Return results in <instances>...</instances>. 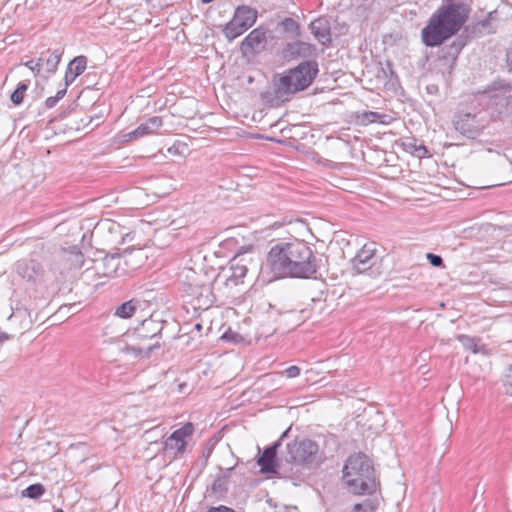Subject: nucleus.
I'll return each instance as SVG.
<instances>
[{"mask_svg": "<svg viewBox=\"0 0 512 512\" xmlns=\"http://www.w3.org/2000/svg\"><path fill=\"white\" fill-rule=\"evenodd\" d=\"M376 258L375 243H369L358 251L352 263L358 273H363L375 264Z\"/></svg>", "mask_w": 512, "mask_h": 512, "instance_id": "obj_13", "label": "nucleus"}, {"mask_svg": "<svg viewBox=\"0 0 512 512\" xmlns=\"http://www.w3.org/2000/svg\"><path fill=\"white\" fill-rule=\"evenodd\" d=\"M45 493V488L42 484L36 483L29 485L22 493L23 496L38 499Z\"/></svg>", "mask_w": 512, "mask_h": 512, "instance_id": "obj_29", "label": "nucleus"}, {"mask_svg": "<svg viewBox=\"0 0 512 512\" xmlns=\"http://www.w3.org/2000/svg\"><path fill=\"white\" fill-rule=\"evenodd\" d=\"M94 268L97 274L104 277H121L128 273V269L121 267L118 254L106 255Z\"/></svg>", "mask_w": 512, "mask_h": 512, "instance_id": "obj_12", "label": "nucleus"}, {"mask_svg": "<svg viewBox=\"0 0 512 512\" xmlns=\"http://www.w3.org/2000/svg\"><path fill=\"white\" fill-rule=\"evenodd\" d=\"M143 326L148 327L150 329V331L153 332V334L151 335V338L155 337L162 330V325L153 320H144Z\"/></svg>", "mask_w": 512, "mask_h": 512, "instance_id": "obj_34", "label": "nucleus"}, {"mask_svg": "<svg viewBox=\"0 0 512 512\" xmlns=\"http://www.w3.org/2000/svg\"><path fill=\"white\" fill-rule=\"evenodd\" d=\"M179 277L185 292L197 300L199 307H209L213 303L212 284L207 274L184 268Z\"/></svg>", "mask_w": 512, "mask_h": 512, "instance_id": "obj_7", "label": "nucleus"}, {"mask_svg": "<svg viewBox=\"0 0 512 512\" xmlns=\"http://www.w3.org/2000/svg\"><path fill=\"white\" fill-rule=\"evenodd\" d=\"M163 125L161 117L153 116L141 123L133 131L123 135L125 141H132L156 133Z\"/></svg>", "mask_w": 512, "mask_h": 512, "instance_id": "obj_14", "label": "nucleus"}, {"mask_svg": "<svg viewBox=\"0 0 512 512\" xmlns=\"http://www.w3.org/2000/svg\"><path fill=\"white\" fill-rule=\"evenodd\" d=\"M65 258L73 268H81L84 264V255L78 246H71L65 250Z\"/></svg>", "mask_w": 512, "mask_h": 512, "instance_id": "obj_23", "label": "nucleus"}, {"mask_svg": "<svg viewBox=\"0 0 512 512\" xmlns=\"http://www.w3.org/2000/svg\"><path fill=\"white\" fill-rule=\"evenodd\" d=\"M247 268L245 266H236L233 275L235 277H244L246 275Z\"/></svg>", "mask_w": 512, "mask_h": 512, "instance_id": "obj_40", "label": "nucleus"}, {"mask_svg": "<svg viewBox=\"0 0 512 512\" xmlns=\"http://www.w3.org/2000/svg\"><path fill=\"white\" fill-rule=\"evenodd\" d=\"M274 278H311L317 272V260L312 249L303 241L274 245L266 259Z\"/></svg>", "mask_w": 512, "mask_h": 512, "instance_id": "obj_1", "label": "nucleus"}, {"mask_svg": "<svg viewBox=\"0 0 512 512\" xmlns=\"http://www.w3.org/2000/svg\"><path fill=\"white\" fill-rule=\"evenodd\" d=\"M35 62L39 63V70L41 71V69L44 68V64H45L44 55H41L37 60H35Z\"/></svg>", "mask_w": 512, "mask_h": 512, "instance_id": "obj_43", "label": "nucleus"}, {"mask_svg": "<svg viewBox=\"0 0 512 512\" xmlns=\"http://www.w3.org/2000/svg\"><path fill=\"white\" fill-rule=\"evenodd\" d=\"M403 146L408 152L418 158L425 157L428 154V150L423 143L415 138H406L403 142Z\"/></svg>", "mask_w": 512, "mask_h": 512, "instance_id": "obj_21", "label": "nucleus"}, {"mask_svg": "<svg viewBox=\"0 0 512 512\" xmlns=\"http://www.w3.org/2000/svg\"><path fill=\"white\" fill-rule=\"evenodd\" d=\"M25 65L34 73H39V63L35 62V60H29L25 63Z\"/></svg>", "mask_w": 512, "mask_h": 512, "instance_id": "obj_39", "label": "nucleus"}, {"mask_svg": "<svg viewBox=\"0 0 512 512\" xmlns=\"http://www.w3.org/2000/svg\"><path fill=\"white\" fill-rule=\"evenodd\" d=\"M277 28L280 33L285 34L287 37H295L299 34V24L290 17L279 22Z\"/></svg>", "mask_w": 512, "mask_h": 512, "instance_id": "obj_22", "label": "nucleus"}, {"mask_svg": "<svg viewBox=\"0 0 512 512\" xmlns=\"http://www.w3.org/2000/svg\"><path fill=\"white\" fill-rule=\"evenodd\" d=\"M66 94V87H64L63 89L59 90L55 96L53 97H48L45 101V106L47 108H53L54 106H56V104L58 103V101L60 99H62Z\"/></svg>", "mask_w": 512, "mask_h": 512, "instance_id": "obj_32", "label": "nucleus"}, {"mask_svg": "<svg viewBox=\"0 0 512 512\" xmlns=\"http://www.w3.org/2000/svg\"><path fill=\"white\" fill-rule=\"evenodd\" d=\"M300 372L301 370L298 366L292 365L286 368L285 371L276 373V375H285L287 378L292 379L298 377L300 375Z\"/></svg>", "mask_w": 512, "mask_h": 512, "instance_id": "obj_33", "label": "nucleus"}, {"mask_svg": "<svg viewBox=\"0 0 512 512\" xmlns=\"http://www.w3.org/2000/svg\"><path fill=\"white\" fill-rule=\"evenodd\" d=\"M118 257H121V267L128 269V273L141 267L146 258L142 249L124 250Z\"/></svg>", "mask_w": 512, "mask_h": 512, "instance_id": "obj_16", "label": "nucleus"}, {"mask_svg": "<svg viewBox=\"0 0 512 512\" xmlns=\"http://www.w3.org/2000/svg\"><path fill=\"white\" fill-rule=\"evenodd\" d=\"M257 11L249 6H238L235 10L233 18L226 24L223 29L225 37L232 41L242 35L257 20Z\"/></svg>", "mask_w": 512, "mask_h": 512, "instance_id": "obj_9", "label": "nucleus"}, {"mask_svg": "<svg viewBox=\"0 0 512 512\" xmlns=\"http://www.w3.org/2000/svg\"><path fill=\"white\" fill-rule=\"evenodd\" d=\"M343 480L354 494H372L377 488L374 467L363 453L353 454L346 460Z\"/></svg>", "mask_w": 512, "mask_h": 512, "instance_id": "obj_3", "label": "nucleus"}, {"mask_svg": "<svg viewBox=\"0 0 512 512\" xmlns=\"http://www.w3.org/2000/svg\"><path fill=\"white\" fill-rule=\"evenodd\" d=\"M487 124L481 113L460 112L453 119L454 128L463 136L475 139L480 135Z\"/></svg>", "mask_w": 512, "mask_h": 512, "instance_id": "obj_10", "label": "nucleus"}, {"mask_svg": "<svg viewBox=\"0 0 512 512\" xmlns=\"http://www.w3.org/2000/svg\"><path fill=\"white\" fill-rule=\"evenodd\" d=\"M61 57L62 52L60 50H55L49 53L47 57H44V69L48 74H52L57 70Z\"/></svg>", "mask_w": 512, "mask_h": 512, "instance_id": "obj_25", "label": "nucleus"}, {"mask_svg": "<svg viewBox=\"0 0 512 512\" xmlns=\"http://www.w3.org/2000/svg\"><path fill=\"white\" fill-rule=\"evenodd\" d=\"M235 471V467H229L226 469L220 468V473L212 483V492L216 495H223L228 491V484L232 474Z\"/></svg>", "mask_w": 512, "mask_h": 512, "instance_id": "obj_18", "label": "nucleus"}, {"mask_svg": "<svg viewBox=\"0 0 512 512\" xmlns=\"http://www.w3.org/2000/svg\"><path fill=\"white\" fill-rule=\"evenodd\" d=\"M460 341L466 349L471 350L473 353H477L479 340L469 336H461Z\"/></svg>", "mask_w": 512, "mask_h": 512, "instance_id": "obj_30", "label": "nucleus"}, {"mask_svg": "<svg viewBox=\"0 0 512 512\" xmlns=\"http://www.w3.org/2000/svg\"><path fill=\"white\" fill-rule=\"evenodd\" d=\"M286 434H287V431L283 432V434H282L281 438L285 437V436H286Z\"/></svg>", "mask_w": 512, "mask_h": 512, "instance_id": "obj_45", "label": "nucleus"}, {"mask_svg": "<svg viewBox=\"0 0 512 512\" xmlns=\"http://www.w3.org/2000/svg\"><path fill=\"white\" fill-rule=\"evenodd\" d=\"M266 43V30L263 27L253 29L241 42V51L248 53L254 51Z\"/></svg>", "mask_w": 512, "mask_h": 512, "instance_id": "obj_15", "label": "nucleus"}, {"mask_svg": "<svg viewBox=\"0 0 512 512\" xmlns=\"http://www.w3.org/2000/svg\"><path fill=\"white\" fill-rule=\"evenodd\" d=\"M317 73L316 62H302L279 77L276 91L280 95H288L304 90L312 83Z\"/></svg>", "mask_w": 512, "mask_h": 512, "instance_id": "obj_4", "label": "nucleus"}, {"mask_svg": "<svg viewBox=\"0 0 512 512\" xmlns=\"http://www.w3.org/2000/svg\"><path fill=\"white\" fill-rule=\"evenodd\" d=\"M469 12L462 0H443L421 30L424 45L437 47L457 34L468 19Z\"/></svg>", "mask_w": 512, "mask_h": 512, "instance_id": "obj_2", "label": "nucleus"}, {"mask_svg": "<svg viewBox=\"0 0 512 512\" xmlns=\"http://www.w3.org/2000/svg\"><path fill=\"white\" fill-rule=\"evenodd\" d=\"M206 512H236L234 509L220 505L217 507H210Z\"/></svg>", "mask_w": 512, "mask_h": 512, "instance_id": "obj_38", "label": "nucleus"}, {"mask_svg": "<svg viewBox=\"0 0 512 512\" xmlns=\"http://www.w3.org/2000/svg\"><path fill=\"white\" fill-rule=\"evenodd\" d=\"M29 84L26 81L20 82L17 88L11 94V102L14 105H20L23 102L25 92L28 90Z\"/></svg>", "mask_w": 512, "mask_h": 512, "instance_id": "obj_27", "label": "nucleus"}, {"mask_svg": "<svg viewBox=\"0 0 512 512\" xmlns=\"http://www.w3.org/2000/svg\"><path fill=\"white\" fill-rule=\"evenodd\" d=\"M318 452V444L309 439L287 444L285 460L291 468L297 470L291 474L290 479L300 475L304 466L311 468L318 465L321 460Z\"/></svg>", "mask_w": 512, "mask_h": 512, "instance_id": "obj_6", "label": "nucleus"}, {"mask_svg": "<svg viewBox=\"0 0 512 512\" xmlns=\"http://www.w3.org/2000/svg\"><path fill=\"white\" fill-rule=\"evenodd\" d=\"M139 306H140L139 300L131 299L129 301H126L116 308L115 316L122 318V319L131 318Z\"/></svg>", "mask_w": 512, "mask_h": 512, "instance_id": "obj_19", "label": "nucleus"}, {"mask_svg": "<svg viewBox=\"0 0 512 512\" xmlns=\"http://www.w3.org/2000/svg\"><path fill=\"white\" fill-rule=\"evenodd\" d=\"M17 274L28 281H35L41 272V266L34 260H19L15 265Z\"/></svg>", "mask_w": 512, "mask_h": 512, "instance_id": "obj_17", "label": "nucleus"}, {"mask_svg": "<svg viewBox=\"0 0 512 512\" xmlns=\"http://www.w3.org/2000/svg\"><path fill=\"white\" fill-rule=\"evenodd\" d=\"M10 338H11V336L9 334L0 330V344L4 343L5 341L9 340Z\"/></svg>", "mask_w": 512, "mask_h": 512, "instance_id": "obj_42", "label": "nucleus"}, {"mask_svg": "<svg viewBox=\"0 0 512 512\" xmlns=\"http://www.w3.org/2000/svg\"><path fill=\"white\" fill-rule=\"evenodd\" d=\"M352 512H373V506L369 501L354 505Z\"/></svg>", "mask_w": 512, "mask_h": 512, "instance_id": "obj_36", "label": "nucleus"}, {"mask_svg": "<svg viewBox=\"0 0 512 512\" xmlns=\"http://www.w3.org/2000/svg\"><path fill=\"white\" fill-rule=\"evenodd\" d=\"M506 60L510 71L512 72V47L508 50Z\"/></svg>", "mask_w": 512, "mask_h": 512, "instance_id": "obj_41", "label": "nucleus"}, {"mask_svg": "<svg viewBox=\"0 0 512 512\" xmlns=\"http://www.w3.org/2000/svg\"><path fill=\"white\" fill-rule=\"evenodd\" d=\"M201 328V325L200 324H197L196 325V329H200Z\"/></svg>", "mask_w": 512, "mask_h": 512, "instance_id": "obj_46", "label": "nucleus"}, {"mask_svg": "<svg viewBox=\"0 0 512 512\" xmlns=\"http://www.w3.org/2000/svg\"><path fill=\"white\" fill-rule=\"evenodd\" d=\"M388 116L374 111H363L357 114V122L361 125H368L371 123H387Z\"/></svg>", "mask_w": 512, "mask_h": 512, "instance_id": "obj_20", "label": "nucleus"}, {"mask_svg": "<svg viewBox=\"0 0 512 512\" xmlns=\"http://www.w3.org/2000/svg\"><path fill=\"white\" fill-rule=\"evenodd\" d=\"M503 385L506 394L512 396V365H509L505 371Z\"/></svg>", "mask_w": 512, "mask_h": 512, "instance_id": "obj_31", "label": "nucleus"}, {"mask_svg": "<svg viewBox=\"0 0 512 512\" xmlns=\"http://www.w3.org/2000/svg\"><path fill=\"white\" fill-rule=\"evenodd\" d=\"M160 348V343L156 342L154 344H151L149 346L143 347V346H127L123 351L127 353H133L135 356L139 357H150L151 354L154 352L155 349Z\"/></svg>", "mask_w": 512, "mask_h": 512, "instance_id": "obj_24", "label": "nucleus"}, {"mask_svg": "<svg viewBox=\"0 0 512 512\" xmlns=\"http://www.w3.org/2000/svg\"><path fill=\"white\" fill-rule=\"evenodd\" d=\"M280 446V441L266 447L262 452L261 456L257 460V464L260 466L262 473L276 474L281 478H291V474L296 469L289 466V463L285 460V455L277 461V448Z\"/></svg>", "mask_w": 512, "mask_h": 512, "instance_id": "obj_8", "label": "nucleus"}, {"mask_svg": "<svg viewBox=\"0 0 512 512\" xmlns=\"http://www.w3.org/2000/svg\"><path fill=\"white\" fill-rule=\"evenodd\" d=\"M54 512H64V511L62 509H58V510H56Z\"/></svg>", "mask_w": 512, "mask_h": 512, "instance_id": "obj_47", "label": "nucleus"}, {"mask_svg": "<svg viewBox=\"0 0 512 512\" xmlns=\"http://www.w3.org/2000/svg\"><path fill=\"white\" fill-rule=\"evenodd\" d=\"M87 65V58L85 56H77L68 64V68H71L75 75H81Z\"/></svg>", "mask_w": 512, "mask_h": 512, "instance_id": "obj_28", "label": "nucleus"}, {"mask_svg": "<svg viewBox=\"0 0 512 512\" xmlns=\"http://www.w3.org/2000/svg\"><path fill=\"white\" fill-rule=\"evenodd\" d=\"M194 432V426L188 422L181 428L175 430L164 442V452L176 458L185 452L187 445V438L191 437Z\"/></svg>", "mask_w": 512, "mask_h": 512, "instance_id": "obj_11", "label": "nucleus"}, {"mask_svg": "<svg viewBox=\"0 0 512 512\" xmlns=\"http://www.w3.org/2000/svg\"><path fill=\"white\" fill-rule=\"evenodd\" d=\"M77 77L78 75H75L72 69L67 67L64 77L65 87L67 88L69 85H71Z\"/></svg>", "mask_w": 512, "mask_h": 512, "instance_id": "obj_37", "label": "nucleus"}, {"mask_svg": "<svg viewBox=\"0 0 512 512\" xmlns=\"http://www.w3.org/2000/svg\"><path fill=\"white\" fill-rule=\"evenodd\" d=\"M426 258L429 261V263L434 267H442L443 266V259L440 255L428 253L426 255Z\"/></svg>", "mask_w": 512, "mask_h": 512, "instance_id": "obj_35", "label": "nucleus"}, {"mask_svg": "<svg viewBox=\"0 0 512 512\" xmlns=\"http://www.w3.org/2000/svg\"><path fill=\"white\" fill-rule=\"evenodd\" d=\"M211 453H212V447H207L203 451V457L207 460L210 457Z\"/></svg>", "mask_w": 512, "mask_h": 512, "instance_id": "obj_44", "label": "nucleus"}, {"mask_svg": "<svg viewBox=\"0 0 512 512\" xmlns=\"http://www.w3.org/2000/svg\"><path fill=\"white\" fill-rule=\"evenodd\" d=\"M317 73L316 62H302L279 77L276 91L280 95H288L304 90L312 83Z\"/></svg>", "mask_w": 512, "mask_h": 512, "instance_id": "obj_5", "label": "nucleus"}, {"mask_svg": "<svg viewBox=\"0 0 512 512\" xmlns=\"http://www.w3.org/2000/svg\"><path fill=\"white\" fill-rule=\"evenodd\" d=\"M323 22L321 20H316L311 23V30L315 37L322 43L325 44L326 42L330 41V34L328 30L324 27H322Z\"/></svg>", "mask_w": 512, "mask_h": 512, "instance_id": "obj_26", "label": "nucleus"}]
</instances>
